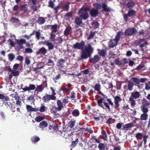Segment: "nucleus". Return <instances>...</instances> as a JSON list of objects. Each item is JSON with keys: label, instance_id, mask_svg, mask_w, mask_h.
<instances>
[{"label": "nucleus", "instance_id": "obj_1", "mask_svg": "<svg viewBox=\"0 0 150 150\" xmlns=\"http://www.w3.org/2000/svg\"><path fill=\"white\" fill-rule=\"evenodd\" d=\"M85 44V42L82 41L81 42L76 43L73 46L74 49H81L82 50L81 57V59L91 57V54L93 52V48L90 43L88 44L87 46H85L84 49Z\"/></svg>", "mask_w": 150, "mask_h": 150}, {"label": "nucleus", "instance_id": "obj_2", "mask_svg": "<svg viewBox=\"0 0 150 150\" xmlns=\"http://www.w3.org/2000/svg\"><path fill=\"white\" fill-rule=\"evenodd\" d=\"M90 6H83L79 10L78 14L79 17L83 20L87 19L89 17V15L87 11L91 9Z\"/></svg>", "mask_w": 150, "mask_h": 150}, {"label": "nucleus", "instance_id": "obj_3", "mask_svg": "<svg viewBox=\"0 0 150 150\" xmlns=\"http://www.w3.org/2000/svg\"><path fill=\"white\" fill-rule=\"evenodd\" d=\"M121 33V32H118L115 38L110 39L108 43L109 47L113 48L117 45L118 42L120 40Z\"/></svg>", "mask_w": 150, "mask_h": 150}, {"label": "nucleus", "instance_id": "obj_4", "mask_svg": "<svg viewBox=\"0 0 150 150\" xmlns=\"http://www.w3.org/2000/svg\"><path fill=\"white\" fill-rule=\"evenodd\" d=\"M140 94L137 91L132 92L131 96L129 97V101H130L131 105L134 108L136 104L134 100L139 98L140 96Z\"/></svg>", "mask_w": 150, "mask_h": 150}, {"label": "nucleus", "instance_id": "obj_5", "mask_svg": "<svg viewBox=\"0 0 150 150\" xmlns=\"http://www.w3.org/2000/svg\"><path fill=\"white\" fill-rule=\"evenodd\" d=\"M136 12L133 9H130L127 14L123 15V18L125 21L127 22L128 20V17H132L136 16Z\"/></svg>", "mask_w": 150, "mask_h": 150}, {"label": "nucleus", "instance_id": "obj_6", "mask_svg": "<svg viewBox=\"0 0 150 150\" xmlns=\"http://www.w3.org/2000/svg\"><path fill=\"white\" fill-rule=\"evenodd\" d=\"M137 30L134 28H129L127 29L125 31V34L126 35L132 36L136 34Z\"/></svg>", "mask_w": 150, "mask_h": 150}, {"label": "nucleus", "instance_id": "obj_7", "mask_svg": "<svg viewBox=\"0 0 150 150\" xmlns=\"http://www.w3.org/2000/svg\"><path fill=\"white\" fill-rule=\"evenodd\" d=\"M35 86L33 84H30L29 85V87H27L26 86L24 88H21V89L24 91L26 92L27 91H30L31 90H33L35 89Z\"/></svg>", "mask_w": 150, "mask_h": 150}, {"label": "nucleus", "instance_id": "obj_8", "mask_svg": "<svg viewBox=\"0 0 150 150\" xmlns=\"http://www.w3.org/2000/svg\"><path fill=\"white\" fill-rule=\"evenodd\" d=\"M44 88L42 84L37 85L36 88H35V92L37 91V94H38L39 92H42ZM36 96L39 99H41V97L39 96H37V95H36Z\"/></svg>", "mask_w": 150, "mask_h": 150}, {"label": "nucleus", "instance_id": "obj_9", "mask_svg": "<svg viewBox=\"0 0 150 150\" xmlns=\"http://www.w3.org/2000/svg\"><path fill=\"white\" fill-rule=\"evenodd\" d=\"M16 42L18 45V48L19 49L21 50L23 48V45L25 43V40L23 39L17 40H16Z\"/></svg>", "mask_w": 150, "mask_h": 150}, {"label": "nucleus", "instance_id": "obj_10", "mask_svg": "<svg viewBox=\"0 0 150 150\" xmlns=\"http://www.w3.org/2000/svg\"><path fill=\"white\" fill-rule=\"evenodd\" d=\"M102 8L103 10L105 12H109L113 11V10L109 7L105 2L102 4Z\"/></svg>", "mask_w": 150, "mask_h": 150}, {"label": "nucleus", "instance_id": "obj_11", "mask_svg": "<svg viewBox=\"0 0 150 150\" xmlns=\"http://www.w3.org/2000/svg\"><path fill=\"white\" fill-rule=\"evenodd\" d=\"M89 13L91 17H95L98 16L99 14L98 11L96 10L95 8H93L89 10Z\"/></svg>", "mask_w": 150, "mask_h": 150}, {"label": "nucleus", "instance_id": "obj_12", "mask_svg": "<svg viewBox=\"0 0 150 150\" xmlns=\"http://www.w3.org/2000/svg\"><path fill=\"white\" fill-rule=\"evenodd\" d=\"M100 59V58L98 55H95L93 58H91L89 60V61L91 63L95 64L98 62Z\"/></svg>", "mask_w": 150, "mask_h": 150}, {"label": "nucleus", "instance_id": "obj_13", "mask_svg": "<svg viewBox=\"0 0 150 150\" xmlns=\"http://www.w3.org/2000/svg\"><path fill=\"white\" fill-rule=\"evenodd\" d=\"M52 97L50 95L46 94L42 97V99L44 103H47L51 100H54Z\"/></svg>", "mask_w": 150, "mask_h": 150}, {"label": "nucleus", "instance_id": "obj_14", "mask_svg": "<svg viewBox=\"0 0 150 150\" xmlns=\"http://www.w3.org/2000/svg\"><path fill=\"white\" fill-rule=\"evenodd\" d=\"M43 44H45L48 47L49 50H52L54 48V45L49 41H45L43 42Z\"/></svg>", "mask_w": 150, "mask_h": 150}, {"label": "nucleus", "instance_id": "obj_15", "mask_svg": "<svg viewBox=\"0 0 150 150\" xmlns=\"http://www.w3.org/2000/svg\"><path fill=\"white\" fill-rule=\"evenodd\" d=\"M114 103L115 105L117 108H118L120 106L119 102L122 100L121 98L118 96H116L114 97Z\"/></svg>", "mask_w": 150, "mask_h": 150}, {"label": "nucleus", "instance_id": "obj_16", "mask_svg": "<svg viewBox=\"0 0 150 150\" xmlns=\"http://www.w3.org/2000/svg\"><path fill=\"white\" fill-rule=\"evenodd\" d=\"M98 54L100 56L105 57L107 54V50H106L98 49Z\"/></svg>", "mask_w": 150, "mask_h": 150}, {"label": "nucleus", "instance_id": "obj_17", "mask_svg": "<svg viewBox=\"0 0 150 150\" xmlns=\"http://www.w3.org/2000/svg\"><path fill=\"white\" fill-rule=\"evenodd\" d=\"M26 108L28 111L30 112H37L39 110V108H33L32 106L29 105H26Z\"/></svg>", "mask_w": 150, "mask_h": 150}, {"label": "nucleus", "instance_id": "obj_18", "mask_svg": "<svg viewBox=\"0 0 150 150\" xmlns=\"http://www.w3.org/2000/svg\"><path fill=\"white\" fill-rule=\"evenodd\" d=\"M19 75V72L18 71L13 70L11 73L8 77L9 80H11L13 76H18Z\"/></svg>", "mask_w": 150, "mask_h": 150}, {"label": "nucleus", "instance_id": "obj_19", "mask_svg": "<svg viewBox=\"0 0 150 150\" xmlns=\"http://www.w3.org/2000/svg\"><path fill=\"white\" fill-rule=\"evenodd\" d=\"M75 23L78 25L77 27L80 26L82 23V18L80 17H76L75 19Z\"/></svg>", "mask_w": 150, "mask_h": 150}, {"label": "nucleus", "instance_id": "obj_20", "mask_svg": "<svg viewBox=\"0 0 150 150\" xmlns=\"http://www.w3.org/2000/svg\"><path fill=\"white\" fill-rule=\"evenodd\" d=\"M65 60L63 59H61L58 61L57 63V65L60 68H62L63 67Z\"/></svg>", "mask_w": 150, "mask_h": 150}, {"label": "nucleus", "instance_id": "obj_21", "mask_svg": "<svg viewBox=\"0 0 150 150\" xmlns=\"http://www.w3.org/2000/svg\"><path fill=\"white\" fill-rule=\"evenodd\" d=\"M0 99L3 101H7L9 100V98L8 96L5 94H0Z\"/></svg>", "mask_w": 150, "mask_h": 150}, {"label": "nucleus", "instance_id": "obj_22", "mask_svg": "<svg viewBox=\"0 0 150 150\" xmlns=\"http://www.w3.org/2000/svg\"><path fill=\"white\" fill-rule=\"evenodd\" d=\"M135 5V3L130 1L128 2L126 4L125 6L128 8H131L134 7Z\"/></svg>", "mask_w": 150, "mask_h": 150}, {"label": "nucleus", "instance_id": "obj_23", "mask_svg": "<svg viewBox=\"0 0 150 150\" xmlns=\"http://www.w3.org/2000/svg\"><path fill=\"white\" fill-rule=\"evenodd\" d=\"M45 22V18L43 17H39L37 20V22L39 25H42Z\"/></svg>", "mask_w": 150, "mask_h": 150}, {"label": "nucleus", "instance_id": "obj_24", "mask_svg": "<svg viewBox=\"0 0 150 150\" xmlns=\"http://www.w3.org/2000/svg\"><path fill=\"white\" fill-rule=\"evenodd\" d=\"M47 125L48 124L47 122L45 121H42L40 123L39 127L40 128L43 129L47 127Z\"/></svg>", "mask_w": 150, "mask_h": 150}, {"label": "nucleus", "instance_id": "obj_25", "mask_svg": "<svg viewBox=\"0 0 150 150\" xmlns=\"http://www.w3.org/2000/svg\"><path fill=\"white\" fill-rule=\"evenodd\" d=\"M127 83L128 89L129 91L132 90L134 86V83L130 79L127 81Z\"/></svg>", "mask_w": 150, "mask_h": 150}, {"label": "nucleus", "instance_id": "obj_26", "mask_svg": "<svg viewBox=\"0 0 150 150\" xmlns=\"http://www.w3.org/2000/svg\"><path fill=\"white\" fill-rule=\"evenodd\" d=\"M58 105V109L59 111L61 110L62 108H63V105L62 103L60 100H58L57 102Z\"/></svg>", "mask_w": 150, "mask_h": 150}, {"label": "nucleus", "instance_id": "obj_27", "mask_svg": "<svg viewBox=\"0 0 150 150\" xmlns=\"http://www.w3.org/2000/svg\"><path fill=\"white\" fill-rule=\"evenodd\" d=\"M40 140L39 137L37 136H34L31 138V141L32 143H35Z\"/></svg>", "mask_w": 150, "mask_h": 150}, {"label": "nucleus", "instance_id": "obj_28", "mask_svg": "<svg viewBox=\"0 0 150 150\" xmlns=\"http://www.w3.org/2000/svg\"><path fill=\"white\" fill-rule=\"evenodd\" d=\"M38 53L43 55H45L47 53V50L45 48L42 47L40 49Z\"/></svg>", "mask_w": 150, "mask_h": 150}, {"label": "nucleus", "instance_id": "obj_29", "mask_svg": "<svg viewBox=\"0 0 150 150\" xmlns=\"http://www.w3.org/2000/svg\"><path fill=\"white\" fill-rule=\"evenodd\" d=\"M21 10L26 13L28 11V7L26 4L23 5L21 7Z\"/></svg>", "mask_w": 150, "mask_h": 150}, {"label": "nucleus", "instance_id": "obj_30", "mask_svg": "<svg viewBox=\"0 0 150 150\" xmlns=\"http://www.w3.org/2000/svg\"><path fill=\"white\" fill-rule=\"evenodd\" d=\"M93 5L94 6V8H95L96 10H97L98 11L102 8V5L100 3H94Z\"/></svg>", "mask_w": 150, "mask_h": 150}, {"label": "nucleus", "instance_id": "obj_31", "mask_svg": "<svg viewBox=\"0 0 150 150\" xmlns=\"http://www.w3.org/2000/svg\"><path fill=\"white\" fill-rule=\"evenodd\" d=\"M133 123H130L128 124H126L123 126V129L125 130L126 129L131 128L133 127Z\"/></svg>", "mask_w": 150, "mask_h": 150}, {"label": "nucleus", "instance_id": "obj_32", "mask_svg": "<svg viewBox=\"0 0 150 150\" xmlns=\"http://www.w3.org/2000/svg\"><path fill=\"white\" fill-rule=\"evenodd\" d=\"M64 129H65L63 128V130L62 131L61 130H58L57 131V133L59 135H61L62 137H64L66 134L65 130H64Z\"/></svg>", "mask_w": 150, "mask_h": 150}, {"label": "nucleus", "instance_id": "obj_33", "mask_svg": "<svg viewBox=\"0 0 150 150\" xmlns=\"http://www.w3.org/2000/svg\"><path fill=\"white\" fill-rule=\"evenodd\" d=\"M58 25L57 24H55L52 25V27L51 28V30H52V32L54 33H56L57 31Z\"/></svg>", "mask_w": 150, "mask_h": 150}, {"label": "nucleus", "instance_id": "obj_34", "mask_svg": "<svg viewBox=\"0 0 150 150\" xmlns=\"http://www.w3.org/2000/svg\"><path fill=\"white\" fill-rule=\"evenodd\" d=\"M130 80L133 82H134L137 84L138 85L139 84V79L138 78L132 77L131 78Z\"/></svg>", "mask_w": 150, "mask_h": 150}, {"label": "nucleus", "instance_id": "obj_35", "mask_svg": "<svg viewBox=\"0 0 150 150\" xmlns=\"http://www.w3.org/2000/svg\"><path fill=\"white\" fill-rule=\"evenodd\" d=\"M95 34L96 32H93L92 31H91L90 32V34L89 36L87 38V40H90L93 39Z\"/></svg>", "mask_w": 150, "mask_h": 150}, {"label": "nucleus", "instance_id": "obj_36", "mask_svg": "<svg viewBox=\"0 0 150 150\" xmlns=\"http://www.w3.org/2000/svg\"><path fill=\"white\" fill-rule=\"evenodd\" d=\"M148 117V115L147 114L143 113L140 116V119L142 120H146Z\"/></svg>", "mask_w": 150, "mask_h": 150}, {"label": "nucleus", "instance_id": "obj_37", "mask_svg": "<svg viewBox=\"0 0 150 150\" xmlns=\"http://www.w3.org/2000/svg\"><path fill=\"white\" fill-rule=\"evenodd\" d=\"M92 25L93 26L95 29L98 28L99 27V24L96 21H94L92 23Z\"/></svg>", "mask_w": 150, "mask_h": 150}, {"label": "nucleus", "instance_id": "obj_38", "mask_svg": "<svg viewBox=\"0 0 150 150\" xmlns=\"http://www.w3.org/2000/svg\"><path fill=\"white\" fill-rule=\"evenodd\" d=\"M45 118V117L44 116H38L36 117L35 118V120L37 122H39L41 121H42Z\"/></svg>", "mask_w": 150, "mask_h": 150}, {"label": "nucleus", "instance_id": "obj_39", "mask_svg": "<svg viewBox=\"0 0 150 150\" xmlns=\"http://www.w3.org/2000/svg\"><path fill=\"white\" fill-rule=\"evenodd\" d=\"M50 89L52 92V94L50 95V96L53 98L54 100H55L56 99V97L55 96V95H56V93L55 92V90L53 88L51 87L50 88Z\"/></svg>", "mask_w": 150, "mask_h": 150}, {"label": "nucleus", "instance_id": "obj_40", "mask_svg": "<svg viewBox=\"0 0 150 150\" xmlns=\"http://www.w3.org/2000/svg\"><path fill=\"white\" fill-rule=\"evenodd\" d=\"M104 100V98H103L97 100V103L99 106L101 107L102 108H103V105L102 104L103 100Z\"/></svg>", "mask_w": 150, "mask_h": 150}, {"label": "nucleus", "instance_id": "obj_41", "mask_svg": "<svg viewBox=\"0 0 150 150\" xmlns=\"http://www.w3.org/2000/svg\"><path fill=\"white\" fill-rule=\"evenodd\" d=\"M10 21L13 23H18L20 22V20L18 18H16L15 17H12L11 18Z\"/></svg>", "mask_w": 150, "mask_h": 150}, {"label": "nucleus", "instance_id": "obj_42", "mask_svg": "<svg viewBox=\"0 0 150 150\" xmlns=\"http://www.w3.org/2000/svg\"><path fill=\"white\" fill-rule=\"evenodd\" d=\"M8 59L9 61H11L15 58L14 55L12 53H11L8 54Z\"/></svg>", "mask_w": 150, "mask_h": 150}, {"label": "nucleus", "instance_id": "obj_43", "mask_svg": "<svg viewBox=\"0 0 150 150\" xmlns=\"http://www.w3.org/2000/svg\"><path fill=\"white\" fill-rule=\"evenodd\" d=\"M114 62L116 64L119 66H120L122 65H123V63H122V60H121V61H120L118 59H115V60Z\"/></svg>", "mask_w": 150, "mask_h": 150}, {"label": "nucleus", "instance_id": "obj_44", "mask_svg": "<svg viewBox=\"0 0 150 150\" xmlns=\"http://www.w3.org/2000/svg\"><path fill=\"white\" fill-rule=\"evenodd\" d=\"M98 148L100 150H105V147L104 144L100 143L98 145Z\"/></svg>", "mask_w": 150, "mask_h": 150}, {"label": "nucleus", "instance_id": "obj_45", "mask_svg": "<svg viewBox=\"0 0 150 150\" xmlns=\"http://www.w3.org/2000/svg\"><path fill=\"white\" fill-rule=\"evenodd\" d=\"M53 32H51V33L50 34V39L53 42L55 41V38L56 37L55 35L53 33Z\"/></svg>", "mask_w": 150, "mask_h": 150}, {"label": "nucleus", "instance_id": "obj_46", "mask_svg": "<svg viewBox=\"0 0 150 150\" xmlns=\"http://www.w3.org/2000/svg\"><path fill=\"white\" fill-rule=\"evenodd\" d=\"M101 134L102 135L103 138L105 140H106L107 138V134L106 132L104 130L101 132Z\"/></svg>", "mask_w": 150, "mask_h": 150}, {"label": "nucleus", "instance_id": "obj_47", "mask_svg": "<svg viewBox=\"0 0 150 150\" xmlns=\"http://www.w3.org/2000/svg\"><path fill=\"white\" fill-rule=\"evenodd\" d=\"M142 106L146 107V106H148L150 104V103L148 102V101L145 100V99H144L142 100Z\"/></svg>", "mask_w": 150, "mask_h": 150}, {"label": "nucleus", "instance_id": "obj_48", "mask_svg": "<svg viewBox=\"0 0 150 150\" xmlns=\"http://www.w3.org/2000/svg\"><path fill=\"white\" fill-rule=\"evenodd\" d=\"M75 122L73 121H70L68 124V127H69L70 128H73L75 125Z\"/></svg>", "mask_w": 150, "mask_h": 150}, {"label": "nucleus", "instance_id": "obj_49", "mask_svg": "<svg viewBox=\"0 0 150 150\" xmlns=\"http://www.w3.org/2000/svg\"><path fill=\"white\" fill-rule=\"evenodd\" d=\"M141 109L143 113L147 114V112L149 111L148 109L146 107L142 106Z\"/></svg>", "mask_w": 150, "mask_h": 150}, {"label": "nucleus", "instance_id": "obj_50", "mask_svg": "<svg viewBox=\"0 0 150 150\" xmlns=\"http://www.w3.org/2000/svg\"><path fill=\"white\" fill-rule=\"evenodd\" d=\"M137 70H140L141 69L144 70L145 66L143 64H139L136 68Z\"/></svg>", "mask_w": 150, "mask_h": 150}, {"label": "nucleus", "instance_id": "obj_51", "mask_svg": "<svg viewBox=\"0 0 150 150\" xmlns=\"http://www.w3.org/2000/svg\"><path fill=\"white\" fill-rule=\"evenodd\" d=\"M15 99L16 100V104L17 105H18L20 106H21V101L19 99V97H15Z\"/></svg>", "mask_w": 150, "mask_h": 150}, {"label": "nucleus", "instance_id": "obj_52", "mask_svg": "<svg viewBox=\"0 0 150 150\" xmlns=\"http://www.w3.org/2000/svg\"><path fill=\"white\" fill-rule=\"evenodd\" d=\"M142 134L139 133L136 134V137L138 139H142Z\"/></svg>", "mask_w": 150, "mask_h": 150}, {"label": "nucleus", "instance_id": "obj_53", "mask_svg": "<svg viewBox=\"0 0 150 150\" xmlns=\"http://www.w3.org/2000/svg\"><path fill=\"white\" fill-rule=\"evenodd\" d=\"M78 139H76L75 141H73L72 143L71 146L72 147H74L78 143Z\"/></svg>", "mask_w": 150, "mask_h": 150}, {"label": "nucleus", "instance_id": "obj_54", "mask_svg": "<svg viewBox=\"0 0 150 150\" xmlns=\"http://www.w3.org/2000/svg\"><path fill=\"white\" fill-rule=\"evenodd\" d=\"M72 115L74 116H78L79 115V112L77 110H75L72 112Z\"/></svg>", "mask_w": 150, "mask_h": 150}, {"label": "nucleus", "instance_id": "obj_55", "mask_svg": "<svg viewBox=\"0 0 150 150\" xmlns=\"http://www.w3.org/2000/svg\"><path fill=\"white\" fill-rule=\"evenodd\" d=\"M60 7V6H57L55 7H54V8H53L54 10L55 11V15H57L58 13V10Z\"/></svg>", "mask_w": 150, "mask_h": 150}, {"label": "nucleus", "instance_id": "obj_56", "mask_svg": "<svg viewBox=\"0 0 150 150\" xmlns=\"http://www.w3.org/2000/svg\"><path fill=\"white\" fill-rule=\"evenodd\" d=\"M25 63L28 65H29L30 63V61L27 57H25Z\"/></svg>", "mask_w": 150, "mask_h": 150}, {"label": "nucleus", "instance_id": "obj_57", "mask_svg": "<svg viewBox=\"0 0 150 150\" xmlns=\"http://www.w3.org/2000/svg\"><path fill=\"white\" fill-rule=\"evenodd\" d=\"M46 109V107L43 105H41V107L39 110L40 111V112H45Z\"/></svg>", "mask_w": 150, "mask_h": 150}, {"label": "nucleus", "instance_id": "obj_58", "mask_svg": "<svg viewBox=\"0 0 150 150\" xmlns=\"http://www.w3.org/2000/svg\"><path fill=\"white\" fill-rule=\"evenodd\" d=\"M100 87V86L99 84H96L94 87L95 90L97 91H99Z\"/></svg>", "mask_w": 150, "mask_h": 150}, {"label": "nucleus", "instance_id": "obj_59", "mask_svg": "<svg viewBox=\"0 0 150 150\" xmlns=\"http://www.w3.org/2000/svg\"><path fill=\"white\" fill-rule=\"evenodd\" d=\"M60 74H59L53 78V80L55 82H57V81L60 78Z\"/></svg>", "mask_w": 150, "mask_h": 150}, {"label": "nucleus", "instance_id": "obj_60", "mask_svg": "<svg viewBox=\"0 0 150 150\" xmlns=\"http://www.w3.org/2000/svg\"><path fill=\"white\" fill-rule=\"evenodd\" d=\"M35 5H33L31 6V8L34 11H37L38 8V6Z\"/></svg>", "mask_w": 150, "mask_h": 150}, {"label": "nucleus", "instance_id": "obj_61", "mask_svg": "<svg viewBox=\"0 0 150 150\" xmlns=\"http://www.w3.org/2000/svg\"><path fill=\"white\" fill-rule=\"evenodd\" d=\"M16 59L22 62L23 60V57L22 56L19 55L17 56L16 57Z\"/></svg>", "mask_w": 150, "mask_h": 150}, {"label": "nucleus", "instance_id": "obj_62", "mask_svg": "<svg viewBox=\"0 0 150 150\" xmlns=\"http://www.w3.org/2000/svg\"><path fill=\"white\" fill-rule=\"evenodd\" d=\"M25 52L26 53H31L33 52V50L30 48H26L25 49Z\"/></svg>", "mask_w": 150, "mask_h": 150}, {"label": "nucleus", "instance_id": "obj_63", "mask_svg": "<svg viewBox=\"0 0 150 150\" xmlns=\"http://www.w3.org/2000/svg\"><path fill=\"white\" fill-rule=\"evenodd\" d=\"M40 33L39 31H37L36 34V37L38 40L40 39Z\"/></svg>", "mask_w": 150, "mask_h": 150}, {"label": "nucleus", "instance_id": "obj_64", "mask_svg": "<svg viewBox=\"0 0 150 150\" xmlns=\"http://www.w3.org/2000/svg\"><path fill=\"white\" fill-rule=\"evenodd\" d=\"M49 6L52 8H54V4L52 1H50L49 2Z\"/></svg>", "mask_w": 150, "mask_h": 150}]
</instances>
